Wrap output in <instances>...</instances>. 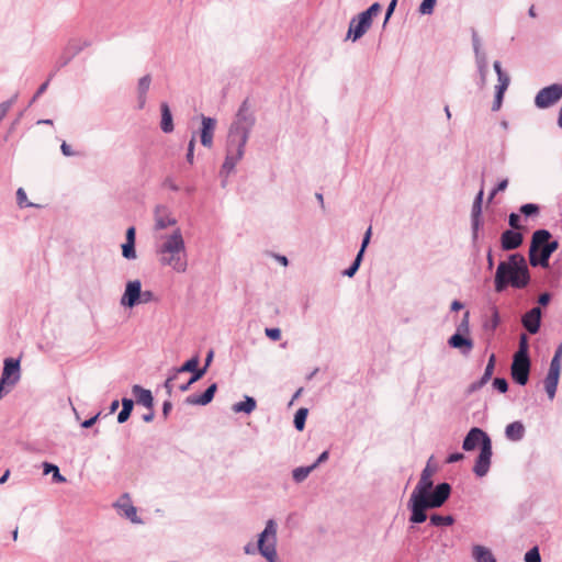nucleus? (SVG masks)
<instances>
[{
  "instance_id": "obj_1",
  "label": "nucleus",
  "mask_w": 562,
  "mask_h": 562,
  "mask_svg": "<svg viewBox=\"0 0 562 562\" xmlns=\"http://www.w3.org/2000/svg\"><path fill=\"white\" fill-rule=\"evenodd\" d=\"M431 460L432 457L422 471L420 479L407 502V509L411 512L408 520L413 525L425 522L428 518L427 510L443 506L452 492V486L448 482L434 485L432 475L437 467L430 464Z\"/></svg>"
},
{
  "instance_id": "obj_2",
  "label": "nucleus",
  "mask_w": 562,
  "mask_h": 562,
  "mask_svg": "<svg viewBox=\"0 0 562 562\" xmlns=\"http://www.w3.org/2000/svg\"><path fill=\"white\" fill-rule=\"evenodd\" d=\"M250 108L249 98H246L231 123L226 139V155L220 170L221 177L227 178L244 157L246 144L256 124V116Z\"/></svg>"
},
{
  "instance_id": "obj_3",
  "label": "nucleus",
  "mask_w": 562,
  "mask_h": 562,
  "mask_svg": "<svg viewBox=\"0 0 562 562\" xmlns=\"http://www.w3.org/2000/svg\"><path fill=\"white\" fill-rule=\"evenodd\" d=\"M530 271L525 257L515 252L506 261H501L494 277V289L497 293L504 292L508 286L525 289L530 283Z\"/></svg>"
},
{
  "instance_id": "obj_4",
  "label": "nucleus",
  "mask_w": 562,
  "mask_h": 562,
  "mask_svg": "<svg viewBox=\"0 0 562 562\" xmlns=\"http://www.w3.org/2000/svg\"><path fill=\"white\" fill-rule=\"evenodd\" d=\"M161 255L160 263L171 267L176 272L183 273L188 268V255L180 228H177L157 249Z\"/></svg>"
},
{
  "instance_id": "obj_5",
  "label": "nucleus",
  "mask_w": 562,
  "mask_h": 562,
  "mask_svg": "<svg viewBox=\"0 0 562 562\" xmlns=\"http://www.w3.org/2000/svg\"><path fill=\"white\" fill-rule=\"evenodd\" d=\"M246 554H255L258 551L268 562H278L277 555V522L269 519L265 529L258 536L257 548L249 542L244 547Z\"/></svg>"
},
{
  "instance_id": "obj_6",
  "label": "nucleus",
  "mask_w": 562,
  "mask_h": 562,
  "mask_svg": "<svg viewBox=\"0 0 562 562\" xmlns=\"http://www.w3.org/2000/svg\"><path fill=\"white\" fill-rule=\"evenodd\" d=\"M551 233L546 228L537 229L532 233L529 246V263L531 267L548 268L549 261H543V245L551 239Z\"/></svg>"
},
{
  "instance_id": "obj_7",
  "label": "nucleus",
  "mask_w": 562,
  "mask_h": 562,
  "mask_svg": "<svg viewBox=\"0 0 562 562\" xmlns=\"http://www.w3.org/2000/svg\"><path fill=\"white\" fill-rule=\"evenodd\" d=\"M491 445L492 439L487 432L479 427H472L462 441V449L464 451H473L476 448L481 450L482 448L488 447Z\"/></svg>"
},
{
  "instance_id": "obj_8",
  "label": "nucleus",
  "mask_w": 562,
  "mask_h": 562,
  "mask_svg": "<svg viewBox=\"0 0 562 562\" xmlns=\"http://www.w3.org/2000/svg\"><path fill=\"white\" fill-rule=\"evenodd\" d=\"M562 98V85L552 83L539 90L535 98V105L538 109H547Z\"/></svg>"
},
{
  "instance_id": "obj_9",
  "label": "nucleus",
  "mask_w": 562,
  "mask_h": 562,
  "mask_svg": "<svg viewBox=\"0 0 562 562\" xmlns=\"http://www.w3.org/2000/svg\"><path fill=\"white\" fill-rule=\"evenodd\" d=\"M530 370V358L513 357L510 376L516 384L525 386L529 381Z\"/></svg>"
},
{
  "instance_id": "obj_10",
  "label": "nucleus",
  "mask_w": 562,
  "mask_h": 562,
  "mask_svg": "<svg viewBox=\"0 0 562 562\" xmlns=\"http://www.w3.org/2000/svg\"><path fill=\"white\" fill-rule=\"evenodd\" d=\"M142 282L136 279L128 281L125 285L124 293L121 297V305L127 308H133L140 304Z\"/></svg>"
},
{
  "instance_id": "obj_11",
  "label": "nucleus",
  "mask_w": 562,
  "mask_h": 562,
  "mask_svg": "<svg viewBox=\"0 0 562 562\" xmlns=\"http://www.w3.org/2000/svg\"><path fill=\"white\" fill-rule=\"evenodd\" d=\"M372 23L368 21L364 16H362L360 13L352 16L349 22L348 32L345 40H351L352 42H357L367 33Z\"/></svg>"
},
{
  "instance_id": "obj_12",
  "label": "nucleus",
  "mask_w": 562,
  "mask_h": 562,
  "mask_svg": "<svg viewBox=\"0 0 562 562\" xmlns=\"http://www.w3.org/2000/svg\"><path fill=\"white\" fill-rule=\"evenodd\" d=\"M21 378V366L19 358H5L3 361V369L1 380L7 381L9 384L15 386Z\"/></svg>"
},
{
  "instance_id": "obj_13",
  "label": "nucleus",
  "mask_w": 562,
  "mask_h": 562,
  "mask_svg": "<svg viewBox=\"0 0 562 562\" xmlns=\"http://www.w3.org/2000/svg\"><path fill=\"white\" fill-rule=\"evenodd\" d=\"M216 119L211 116L201 115V127L199 131L200 142L202 146L211 148L213 146V138L216 128Z\"/></svg>"
},
{
  "instance_id": "obj_14",
  "label": "nucleus",
  "mask_w": 562,
  "mask_h": 562,
  "mask_svg": "<svg viewBox=\"0 0 562 562\" xmlns=\"http://www.w3.org/2000/svg\"><path fill=\"white\" fill-rule=\"evenodd\" d=\"M541 317L540 306H535L522 315L521 325L530 335H536L541 327Z\"/></svg>"
},
{
  "instance_id": "obj_15",
  "label": "nucleus",
  "mask_w": 562,
  "mask_h": 562,
  "mask_svg": "<svg viewBox=\"0 0 562 562\" xmlns=\"http://www.w3.org/2000/svg\"><path fill=\"white\" fill-rule=\"evenodd\" d=\"M492 456V445L480 450L473 467V472L476 476L483 477L488 473L491 468Z\"/></svg>"
},
{
  "instance_id": "obj_16",
  "label": "nucleus",
  "mask_w": 562,
  "mask_h": 562,
  "mask_svg": "<svg viewBox=\"0 0 562 562\" xmlns=\"http://www.w3.org/2000/svg\"><path fill=\"white\" fill-rule=\"evenodd\" d=\"M524 235L519 231L506 229L501 235V247L504 251H510L522 245Z\"/></svg>"
},
{
  "instance_id": "obj_17",
  "label": "nucleus",
  "mask_w": 562,
  "mask_h": 562,
  "mask_svg": "<svg viewBox=\"0 0 562 562\" xmlns=\"http://www.w3.org/2000/svg\"><path fill=\"white\" fill-rule=\"evenodd\" d=\"M177 224V220L171 216L169 210L165 205H157L155 207V228L157 231L165 229L169 226Z\"/></svg>"
},
{
  "instance_id": "obj_18",
  "label": "nucleus",
  "mask_w": 562,
  "mask_h": 562,
  "mask_svg": "<svg viewBox=\"0 0 562 562\" xmlns=\"http://www.w3.org/2000/svg\"><path fill=\"white\" fill-rule=\"evenodd\" d=\"M217 391V384L212 383L210 384L205 391L201 394H191L186 398V403L190 405H200V406H206L210 404Z\"/></svg>"
},
{
  "instance_id": "obj_19",
  "label": "nucleus",
  "mask_w": 562,
  "mask_h": 562,
  "mask_svg": "<svg viewBox=\"0 0 562 562\" xmlns=\"http://www.w3.org/2000/svg\"><path fill=\"white\" fill-rule=\"evenodd\" d=\"M449 347L459 349L463 355H469L473 349V340L469 335L453 334L448 339Z\"/></svg>"
},
{
  "instance_id": "obj_20",
  "label": "nucleus",
  "mask_w": 562,
  "mask_h": 562,
  "mask_svg": "<svg viewBox=\"0 0 562 562\" xmlns=\"http://www.w3.org/2000/svg\"><path fill=\"white\" fill-rule=\"evenodd\" d=\"M132 394L134 395L137 404L143 405L147 409L154 408V396L150 390L135 384L132 386Z\"/></svg>"
},
{
  "instance_id": "obj_21",
  "label": "nucleus",
  "mask_w": 562,
  "mask_h": 562,
  "mask_svg": "<svg viewBox=\"0 0 562 562\" xmlns=\"http://www.w3.org/2000/svg\"><path fill=\"white\" fill-rule=\"evenodd\" d=\"M151 83V76L149 74L143 76L138 80L137 85V102H138V109H144L147 100V92L149 90Z\"/></svg>"
},
{
  "instance_id": "obj_22",
  "label": "nucleus",
  "mask_w": 562,
  "mask_h": 562,
  "mask_svg": "<svg viewBox=\"0 0 562 562\" xmlns=\"http://www.w3.org/2000/svg\"><path fill=\"white\" fill-rule=\"evenodd\" d=\"M160 112H161V121H160L161 131L166 134L172 133L175 130L173 117H172L171 110L167 102H161Z\"/></svg>"
},
{
  "instance_id": "obj_23",
  "label": "nucleus",
  "mask_w": 562,
  "mask_h": 562,
  "mask_svg": "<svg viewBox=\"0 0 562 562\" xmlns=\"http://www.w3.org/2000/svg\"><path fill=\"white\" fill-rule=\"evenodd\" d=\"M490 311H491V316L483 321L482 328L484 331L493 335L501 324V315H499L498 307L496 305H492L490 307Z\"/></svg>"
},
{
  "instance_id": "obj_24",
  "label": "nucleus",
  "mask_w": 562,
  "mask_h": 562,
  "mask_svg": "<svg viewBox=\"0 0 562 562\" xmlns=\"http://www.w3.org/2000/svg\"><path fill=\"white\" fill-rule=\"evenodd\" d=\"M505 436L510 441H520L525 436L524 424L519 420L508 424L505 428Z\"/></svg>"
},
{
  "instance_id": "obj_25",
  "label": "nucleus",
  "mask_w": 562,
  "mask_h": 562,
  "mask_svg": "<svg viewBox=\"0 0 562 562\" xmlns=\"http://www.w3.org/2000/svg\"><path fill=\"white\" fill-rule=\"evenodd\" d=\"M256 400L252 396L245 395L243 401L237 402L232 406V411L234 413H245L249 415L256 409Z\"/></svg>"
},
{
  "instance_id": "obj_26",
  "label": "nucleus",
  "mask_w": 562,
  "mask_h": 562,
  "mask_svg": "<svg viewBox=\"0 0 562 562\" xmlns=\"http://www.w3.org/2000/svg\"><path fill=\"white\" fill-rule=\"evenodd\" d=\"M122 409L117 414V423L124 424L131 417V414L134 408V401L130 397H123L121 401Z\"/></svg>"
},
{
  "instance_id": "obj_27",
  "label": "nucleus",
  "mask_w": 562,
  "mask_h": 562,
  "mask_svg": "<svg viewBox=\"0 0 562 562\" xmlns=\"http://www.w3.org/2000/svg\"><path fill=\"white\" fill-rule=\"evenodd\" d=\"M475 59H476L477 72L480 76L477 86L480 89H483L486 85V77H487V72H488L487 58H486V55H482Z\"/></svg>"
},
{
  "instance_id": "obj_28",
  "label": "nucleus",
  "mask_w": 562,
  "mask_h": 562,
  "mask_svg": "<svg viewBox=\"0 0 562 562\" xmlns=\"http://www.w3.org/2000/svg\"><path fill=\"white\" fill-rule=\"evenodd\" d=\"M473 558L476 562H496L492 551L483 546L473 547Z\"/></svg>"
},
{
  "instance_id": "obj_29",
  "label": "nucleus",
  "mask_w": 562,
  "mask_h": 562,
  "mask_svg": "<svg viewBox=\"0 0 562 562\" xmlns=\"http://www.w3.org/2000/svg\"><path fill=\"white\" fill-rule=\"evenodd\" d=\"M483 198H484V190H483V188H481L480 191L476 193L473 204H472L471 221H482Z\"/></svg>"
},
{
  "instance_id": "obj_30",
  "label": "nucleus",
  "mask_w": 562,
  "mask_h": 562,
  "mask_svg": "<svg viewBox=\"0 0 562 562\" xmlns=\"http://www.w3.org/2000/svg\"><path fill=\"white\" fill-rule=\"evenodd\" d=\"M456 519L452 515L431 514L429 516V525L435 527H449L454 524Z\"/></svg>"
},
{
  "instance_id": "obj_31",
  "label": "nucleus",
  "mask_w": 562,
  "mask_h": 562,
  "mask_svg": "<svg viewBox=\"0 0 562 562\" xmlns=\"http://www.w3.org/2000/svg\"><path fill=\"white\" fill-rule=\"evenodd\" d=\"M559 380V375L550 373H547V376L544 379V390L547 392L549 400L551 401L555 397Z\"/></svg>"
},
{
  "instance_id": "obj_32",
  "label": "nucleus",
  "mask_w": 562,
  "mask_h": 562,
  "mask_svg": "<svg viewBox=\"0 0 562 562\" xmlns=\"http://www.w3.org/2000/svg\"><path fill=\"white\" fill-rule=\"evenodd\" d=\"M123 498H126L127 502L119 504V506L123 509L125 517L130 519L132 522L140 524L142 520L137 516L136 507L130 503L128 495L125 494Z\"/></svg>"
},
{
  "instance_id": "obj_33",
  "label": "nucleus",
  "mask_w": 562,
  "mask_h": 562,
  "mask_svg": "<svg viewBox=\"0 0 562 562\" xmlns=\"http://www.w3.org/2000/svg\"><path fill=\"white\" fill-rule=\"evenodd\" d=\"M43 470H44V474L52 473L53 481L55 483H64V482H66V477L60 474L59 468L56 464H53V463H49V462H44L43 463Z\"/></svg>"
},
{
  "instance_id": "obj_34",
  "label": "nucleus",
  "mask_w": 562,
  "mask_h": 562,
  "mask_svg": "<svg viewBox=\"0 0 562 562\" xmlns=\"http://www.w3.org/2000/svg\"><path fill=\"white\" fill-rule=\"evenodd\" d=\"M308 415V409L306 407H300L293 419V425L296 430L302 431L305 428L306 418Z\"/></svg>"
},
{
  "instance_id": "obj_35",
  "label": "nucleus",
  "mask_w": 562,
  "mask_h": 562,
  "mask_svg": "<svg viewBox=\"0 0 562 562\" xmlns=\"http://www.w3.org/2000/svg\"><path fill=\"white\" fill-rule=\"evenodd\" d=\"M513 357L530 358L529 339L526 334H520L519 342H518V350L514 353Z\"/></svg>"
},
{
  "instance_id": "obj_36",
  "label": "nucleus",
  "mask_w": 562,
  "mask_h": 562,
  "mask_svg": "<svg viewBox=\"0 0 562 562\" xmlns=\"http://www.w3.org/2000/svg\"><path fill=\"white\" fill-rule=\"evenodd\" d=\"M314 467L308 465V467H299V468H295L293 471H292V477H293V481L295 483H302L303 481H305L307 479V476L310 475V473L312 471H314Z\"/></svg>"
},
{
  "instance_id": "obj_37",
  "label": "nucleus",
  "mask_w": 562,
  "mask_h": 562,
  "mask_svg": "<svg viewBox=\"0 0 562 562\" xmlns=\"http://www.w3.org/2000/svg\"><path fill=\"white\" fill-rule=\"evenodd\" d=\"M200 358L198 355L191 357L187 361L182 363V366L178 367L177 372H192L195 368L199 367Z\"/></svg>"
},
{
  "instance_id": "obj_38",
  "label": "nucleus",
  "mask_w": 562,
  "mask_h": 562,
  "mask_svg": "<svg viewBox=\"0 0 562 562\" xmlns=\"http://www.w3.org/2000/svg\"><path fill=\"white\" fill-rule=\"evenodd\" d=\"M362 260H363L362 254L361 255L357 254L356 258L352 261V263L347 269H345L342 271V276H346L348 278H352L357 273V271L359 270Z\"/></svg>"
},
{
  "instance_id": "obj_39",
  "label": "nucleus",
  "mask_w": 562,
  "mask_h": 562,
  "mask_svg": "<svg viewBox=\"0 0 562 562\" xmlns=\"http://www.w3.org/2000/svg\"><path fill=\"white\" fill-rule=\"evenodd\" d=\"M519 212L527 218L537 216L540 212V206L536 203H526L522 204L519 209Z\"/></svg>"
},
{
  "instance_id": "obj_40",
  "label": "nucleus",
  "mask_w": 562,
  "mask_h": 562,
  "mask_svg": "<svg viewBox=\"0 0 562 562\" xmlns=\"http://www.w3.org/2000/svg\"><path fill=\"white\" fill-rule=\"evenodd\" d=\"M560 244L558 240L548 239L543 245V261H549L552 254L558 250Z\"/></svg>"
},
{
  "instance_id": "obj_41",
  "label": "nucleus",
  "mask_w": 562,
  "mask_h": 562,
  "mask_svg": "<svg viewBox=\"0 0 562 562\" xmlns=\"http://www.w3.org/2000/svg\"><path fill=\"white\" fill-rule=\"evenodd\" d=\"M454 334L470 335V312L463 313L461 322L457 325Z\"/></svg>"
},
{
  "instance_id": "obj_42",
  "label": "nucleus",
  "mask_w": 562,
  "mask_h": 562,
  "mask_svg": "<svg viewBox=\"0 0 562 562\" xmlns=\"http://www.w3.org/2000/svg\"><path fill=\"white\" fill-rule=\"evenodd\" d=\"M64 49L74 58L83 49V46H80V41L72 38L67 43Z\"/></svg>"
},
{
  "instance_id": "obj_43",
  "label": "nucleus",
  "mask_w": 562,
  "mask_h": 562,
  "mask_svg": "<svg viewBox=\"0 0 562 562\" xmlns=\"http://www.w3.org/2000/svg\"><path fill=\"white\" fill-rule=\"evenodd\" d=\"M16 203L21 209L37 206L36 204L27 201V196L23 188H19L16 191Z\"/></svg>"
},
{
  "instance_id": "obj_44",
  "label": "nucleus",
  "mask_w": 562,
  "mask_h": 562,
  "mask_svg": "<svg viewBox=\"0 0 562 562\" xmlns=\"http://www.w3.org/2000/svg\"><path fill=\"white\" fill-rule=\"evenodd\" d=\"M122 256L127 260L136 258L135 243L125 241L122 245Z\"/></svg>"
},
{
  "instance_id": "obj_45",
  "label": "nucleus",
  "mask_w": 562,
  "mask_h": 562,
  "mask_svg": "<svg viewBox=\"0 0 562 562\" xmlns=\"http://www.w3.org/2000/svg\"><path fill=\"white\" fill-rule=\"evenodd\" d=\"M437 0H423L419 4L418 12L423 15L432 14Z\"/></svg>"
},
{
  "instance_id": "obj_46",
  "label": "nucleus",
  "mask_w": 562,
  "mask_h": 562,
  "mask_svg": "<svg viewBox=\"0 0 562 562\" xmlns=\"http://www.w3.org/2000/svg\"><path fill=\"white\" fill-rule=\"evenodd\" d=\"M483 225V221H471V241L473 246H476L480 238V229Z\"/></svg>"
},
{
  "instance_id": "obj_47",
  "label": "nucleus",
  "mask_w": 562,
  "mask_h": 562,
  "mask_svg": "<svg viewBox=\"0 0 562 562\" xmlns=\"http://www.w3.org/2000/svg\"><path fill=\"white\" fill-rule=\"evenodd\" d=\"M380 3L374 2L367 10L360 12V14L372 23L373 16L376 15L380 12Z\"/></svg>"
},
{
  "instance_id": "obj_48",
  "label": "nucleus",
  "mask_w": 562,
  "mask_h": 562,
  "mask_svg": "<svg viewBox=\"0 0 562 562\" xmlns=\"http://www.w3.org/2000/svg\"><path fill=\"white\" fill-rule=\"evenodd\" d=\"M490 380L486 379L485 376H481L479 380L472 382L468 389H467V394L468 395H471L475 392H477L479 390H481Z\"/></svg>"
},
{
  "instance_id": "obj_49",
  "label": "nucleus",
  "mask_w": 562,
  "mask_h": 562,
  "mask_svg": "<svg viewBox=\"0 0 562 562\" xmlns=\"http://www.w3.org/2000/svg\"><path fill=\"white\" fill-rule=\"evenodd\" d=\"M525 562H541V555L537 546L529 549L524 558Z\"/></svg>"
},
{
  "instance_id": "obj_50",
  "label": "nucleus",
  "mask_w": 562,
  "mask_h": 562,
  "mask_svg": "<svg viewBox=\"0 0 562 562\" xmlns=\"http://www.w3.org/2000/svg\"><path fill=\"white\" fill-rule=\"evenodd\" d=\"M495 363H496V356H495V353H491L490 357H488V361H487V364L485 367L483 376H485L488 380L492 379V375H493L494 370H495Z\"/></svg>"
},
{
  "instance_id": "obj_51",
  "label": "nucleus",
  "mask_w": 562,
  "mask_h": 562,
  "mask_svg": "<svg viewBox=\"0 0 562 562\" xmlns=\"http://www.w3.org/2000/svg\"><path fill=\"white\" fill-rule=\"evenodd\" d=\"M493 387L498 392V393H506L508 391V382L505 378H494L493 380Z\"/></svg>"
},
{
  "instance_id": "obj_52",
  "label": "nucleus",
  "mask_w": 562,
  "mask_h": 562,
  "mask_svg": "<svg viewBox=\"0 0 562 562\" xmlns=\"http://www.w3.org/2000/svg\"><path fill=\"white\" fill-rule=\"evenodd\" d=\"M520 221H521L520 215L518 213L512 212L508 216V225L510 226L509 229L520 232L522 229Z\"/></svg>"
},
{
  "instance_id": "obj_53",
  "label": "nucleus",
  "mask_w": 562,
  "mask_h": 562,
  "mask_svg": "<svg viewBox=\"0 0 562 562\" xmlns=\"http://www.w3.org/2000/svg\"><path fill=\"white\" fill-rule=\"evenodd\" d=\"M194 147H195V135L193 134L191 139L189 140L188 148H187V155L186 160L193 165L194 162Z\"/></svg>"
},
{
  "instance_id": "obj_54",
  "label": "nucleus",
  "mask_w": 562,
  "mask_h": 562,
  "mask_svg": "<svg viewBox=\"0 0 562 562\" xmlns=\"http://www.w3.org/2000/svg\"><path fill=\"white\" fill-rule=\"evenodd\" d=\"M52 77L53 75H50L49 78L38 87L34 95L30 100L29 106H31L47 90Z\"/></svg>"
},
{
  "instance_id": "obj_55",
  "label": "nucleus",
  "mask_w": 562,
  "mask_h": 562,
  "mask_svg": "<svg viewBox=\"0 0 562 562\" xmlns=\"http://www.w3.org/2000/svg\"><path fill=\"white\" fill-rule=\"evenodd\" d=\"M371 236H372V227L369 226L368 229L366 231L364 235H363V238H362V241H361V246H360V249L358 251V254H362V256H364V252H366V249L370 243V239H371Z\"/></svg>"
},
{
  "instance_id": "obj_56",
  "label": "nucleus",
  "mask_w": 562,
  "mask_h": 562,
  "mask_svg": "<svg viewBox=\"0 0 562 562\" xmlns=\"http://www.w3.org/2000/svg\"><path fill=\"white\" fill-rule=\"evenodd\" d=\"M207 369L206 367H198L195 368L192 372H191V376H190V383H195L198 382L199 380H201L205 373H206Z\"/></svg>"
},
{
  "instance_id": "obj_57",
  "label": "nucleus",
  "mask_w": 562,
  "mask_h": 562,
  "mask_svg": "<svg viewBox=\"0 0 562 562\" xmlns=\"http://www.w3.org/2000/svg\"><path fill=\"white\" fill-rule=\"evenodd\" d=\"M550 374L559 375L561 374V359L553 357L550 362L549 371Z\"/></svg>"
},
{
  "instance_id": "obj_58",
  "label": "nucleus",
  "mask_w": 562,
  "mask_h": 562,
  "mask_svg": "<svg viewBox=\"0 0 562 562\" xmlns=\"http://www.w3.org/2000/svg\"><path fill=\"white\" fill-rule=\"evenodd\" d=\"M472 44H473V49L475 53V58H479L480 56L485 55V53H483L481 50L480 38H479L477 33L474 30L472 32Z\"/></svg>"
},
{
  "instance_id": "obj_59",
  "label": "nucleus",
  "mask_w": 562,
  "mask_h": 562,
  "mask_svg": "<svg viewBox=\"0 0 562 562\" xmlns=\"http://www.w3.org/2000/svg\"><path fill=\"white\" fill-rule=\"evenodd\" d=\"M71 59H72V57H70V55L67 54L64 49L61 55L58 57V59L56 61V70H59L60 68L67 66Z\"/></svg>"
},
{
  "instance_id": "obj_60",
  "label": "nucleus",
  "mask_w": 562,
  "mask_h": 562,
  "mask_svg": "<svg viewBox=\"0 0 562 562\" xmlns=\"http://www.w3.org/2000/svg\"><path fill=\"white\" fill-rule=\"evenodd\" d=\"M140 304H146V303H149V302H157L158 299L157 296L155 295V293L153 291H149V290H146V291H143L142 290V294H140Z\"/></svg>"
},
{
  "instance_id": "obj_61",
  "label": "nucleus",
  "mask_w": 562,
  "mask_h": 562,
  "mask_svg": "<svg viewBox=\"0 0 562 562\" xmlns=\"http://www.w3.org/2000/svg\"><path fill=\"white\" fill-rule=\"evenodd\" d=\"M507 186H508V179L501 180L496 184V187L491 191L490 196H488V201H492L497 192L506 190Z\"/></svg>"
},
{
  "instance_id": "obj_62",
  "label": "nucleus",
  "mask_w": 562,
  "mask_h": 562,
  "mask_svg": "<svg viewBox=\"0 0 562 562\" xmlns=\"http://www.w3.org/2000/svg\"><path fill=\"white\" fill-rule=\"evenodd\" d=\"M266 336L272 341H278L281 338V329L278 327L266 328Z\"/></svg>"
},
{
  "instance_id": "obj_63",
  "label": "nucleus",
  "mask_w": 562,
  "mask_h": 562,
  "mask_svg": "<svg viewBox=\"0 0 562 562\" xmlns=\"http://www.w3.org/2000/svg\"><path fill=\"white\" fill-rule=\"evenodd\" d=\"M100 416H101V412H98V413H97L95 415H93L92 417H90V418H88V419L83 420V422L81 423V427H82V428H86V429L91 428V427H92V426L98 422V419L100 418Z\"/></svg>"
},
{
  "instance_id": "obj_64",
  "label": "nucleus",
  "mask_w": 562,
  "mask_h": 562,
  "mask_svg": "<svg viewBox=\"0 0 562 562\" xmlns=\"http://www.w3.org/2000/svg\"><path fill=\"white\" fill-rule=\"evenodd\" d=\"M551 299H552L551 293H549V292H543V293H541V294L538 296L537 302H538V304H539L540 306H547V305H549V303H550Z\"/></svg>"
}]
</instances>
